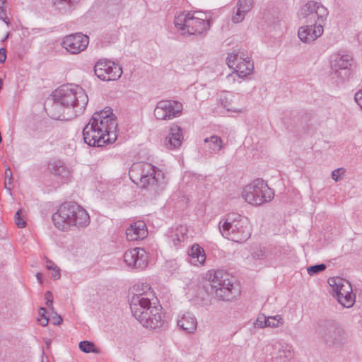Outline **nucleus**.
Wrapping results in <instances>:
<instances>
[{
    "instance_id": "nucleus-1",
    "label": "nucleus",
    "mask_w": 362,
    "mask_h": 362,
    "mask_svg": "<svg viewBox=\"0 0 362 362\" xmlns=\"http://www.w3.org/2000/svg\"><path fill=\"white\" fill-rule=\"evenodd\" d=\"M129 305L133 316L144 327L156 329L164 324L165 315L153 290L148 283L133 286Z\"/></svg>"
},
{
    "instance_id": "nucleus-2",
    "label": "nucleus",
    "mask_w": 362,
    "mask_h": 362,
    "mask_svg": "<svg viewBox=\"0 0 362 362\" xmlns=\"http://www.w3.org/2000/svg\"><path fill=\"white\" fill-rule=\"evenodd\" d=\"M117 126L116 117L110 107L95 112L83 129L84 142L93 147L112 144L117 139Z\"/></svg>"
},
{
    "instance_id": "nucleus-3",
    "label": "nucleus",
    "mask_w": 362,
    "mask_h": 362,
    "mask_svg": "<svg viewBox=\"0 0 362 362\" xmlns=\"http://www.w3.org/2000/svg\"><path fill=\"white\" fill-rule=\"evenodd\" d=\"M52 219L55 227L63 231L69 230L71 227L84 228L90 223L88 213L74 202L62 204L52 214Z\"/></svg>"
},
{
    "instance_id": "nucleus-4",
    "label": "nucleus",
    "mask_w": 362,
    "mask_h": 362,
    "mask_svg": "<svg viewBox=\"0 0 362 362\" xmlns=\"http://www.w3.org/2000/svg\"><path fill=\"white\" fill-rule=\"evenodd\" d=\"M133 182L139 180L141 187L152 194H158L165 187V176L161 170L148 163H134L129 169Z\"/></svg>"
},
{
    "instance_id": "nucleus-5",
    "label": "nucleus",
    "mask_w": 362,
    "mask_h": 362,
    "mask_svg": "<svg viewBox=\"0 0 362 362\" xmlns=\"http://www.w3.org/2000/svg\"><path fill=\"white\" fill-rule=\"evenodd\" d=\"M222 236L231 241L242 243L251 235L252 229L248 220L238 214H230L219 221Z\"/></svg>"
},
{
    "instance_id": "nucleus-6",
    "label": "nucleus",
    "mask_w": 362,
    "mask_h": 362,
    "mask_svg": "<svg viewBox=\"0 0 362 362\" xmlns=\"http://www.w3.org/2000/svg\"><path fill=\"white\" fill-rule=\"evenodd\" d=\"M212 292L218 300L230 301L240 294L238 284L227 272L222 269L211 270L207 274Z\"/></svg>"
},
{
    "instance_id": "nucleus-7",
    "label": "nucleus",
    "mask_w": 362,
    "mask_h": 362,
    "mask_svg": "<svg viewBox=\"0 0 362 362\" xmlns=\"http://www.w3.org/2000/svg\"><path fill=\"white\" fill-rule=\"evenodd\" d=\"M54 97L67 110L73 109L74 116L81 114L88 103L85 90L81 86L74 84L59 86L55 90Z\"/></svg>"
},
{
    "instance_id": "nucleus-8",
    "label": "nucleus",
    "mask_w": 362,
    "mask_h": 362,
    "mask_svg": "<svg viewBox=\"0 0 362 362\" xmlns=\"http://www.w3.org/2000/svg\"><path fill=\"white\" fill-rule=\"evenodd\" d=\"M175 26L182 35H201L209 28V22L201 12H182L175 17Z\"/></svg>"
},
{
    "instance_id": "nucleus-9",
    "label": "nucleus",
    "mask_w": 362,
    "mask_h": 362,
    "mask_svg": "<svg viewBox=\"0 0 362 362\" xmlns=\"http://www.w3.org/2000/svg\"><path fill=\"white\" fill-rule=\"evenodd\" d=\"M242 197L247 203L260 206L269 202L274 198V192L263 180L256 179L243 188Z\"/></svg>"
},
{
    "instance_id": "nucleus-10",
    "label": "nucleus",
    "mask_w": 362,
    "mask_h": 362,
    "mask_svg": "<svg viewBox=\"0 0 362 362\" xmlns=\"http://www.w3.org/2000/svg\"><path fill=\"white\" fill-rule=\"evenodd\" d=\"M328 284L332 288V296L344 308H349L355 303L356 296L352 292L349 281L339 276L329 277Z\"/></svg>"
},
{
    "instance_id": "nucleus-11",
    "label": "nucleus",
    "mask_w": 362,
    "mask_h": 362,
    "mask_svg": "<svg viewBox=\"0 0 362 362\" xmlns=\"http://www.w3.org/2000/svg\"><path fill=\"white\" fill-rule=\"evenodd\" d=\"M323 341L329 346H339L346 341L344 330L334 322H326L318 329Z\"/></svg>"
},
{
    "instance_id": "nucleus-12",
    "label": "nucleus",
    "mask_w": 362,
    "mask_h": 362,
    "mask_svg": "<svg viewBox=\"0 0 362 362\" xmlns=\"http://www.w3.org/2000/svg\"><path fill=\"white\" fill-rule=\"evenodd\" d=\"M226 63L240 78L250 75L254 69L253 62L243 52L228 54Z\"/></svg>"
},
{
    "instance_id": "nucleus-13",
    "label": "nucleus",
    "mask_w": 362,
    "mask_h": 362,
    "mask_svg": "<svg viewBox=\"0 0 362 362\" xmlns=\"http://www.w3.org/2000/svg\"><path fill=\"white\" fill-rule=\"evenodd\" d=\"M182 104L177 100H166L159 101L154 110V115L158 119L170 120L182 115Z\"/></svg>"
},
{
    "instance_id": "nucleus-14",
    "label": "nucleus",
    "mask_w": 362,
    "mask_h": 362,
    "mask_svg": "<svg viewBox=\"0 0 362 362\" xmlns=\"http://www.w3.org/2000/svg\"><path fill=\"white\" fill-rule=\"evenodd\" d=\"M97 77L104 81H117L122 74L121 66L112 61L100 59L94 66Z\"/></svg>"
},
{
    "instance_id": "nucleus-15",
    "label": "nucleus",
    "mask_w": 362,
    "mask_h": 362,
    "mask_svg": "<svg viewBox=\"0 0 362 362\" xmlns=\"http://www.w3.org/2000/svg\"><path fill=\"white\" fill-rule=\"evenodd\" d=\"M352 57L349 54H334L331 62V68L337 78L344 82L351 76Z\"/></svg>"
},
{
    "instance_id": "nucleus-16",
    "label": "nucleus",
    "mask_w": 362,
    "mask_h": 362,
    "mask_svg": "<svg viewBox=\"0 0 362 362\" xmlns=\"http://www.w3.org/2000/svg\"><path fill=\"white\" fill-rule=\"evenodd\" d=\"M298 16L302 18H309L310 22H324L328 16V11L321 4L310 1L301 7Z\"/></svg>"
},
{
    "instance_id": "nucleus-17",
    "label": "nucleus",
    "mask_w": 362,
    "mask_h": 362,
    "mask_svg": "<svg viewBox=\"0 0 362 362\" xmlns=\"http://www.w3.org/2000/svg\"><path fill=\"white\" fill-rule=\"evenodd\" d=\"M89 43V37L81 33L71 34L64 37L62 46L70 54H76L85 50Z\"/></svg>"
},
{
    "instance_id": "nucleus-18",
    "label": "nucleus",
    "mask_w": 362,
    "mask_h": 362,
    "mask_svg": "<svg viewBox=\"0 0 362 362\" xmlns=\"http://www.w3.org/2000/svg\"><path fill=\"white\" fill-rule=\"evenodd\" d=\"M124 260L129 267L141 269L147 266L148 259L145 250L135 247L124 252Z\"/></svg>"
},
{
    "instance_id": "nucleus-19",
    "label": "nucleus",
    "mask_w": 362,
    "mask_h": 362,
    "mask_svg": "<svg viewBox=\"0 0 362 362\" xmlns=\"http://www.w3.org/2000/svg\"><path fill=\"white\" fill-rule=\"evenodd\" d=\"M323 22L315 23L313 25L301 26L298 29V35L303 42H311L320 37L323 33Z\"/></svg>"
},
{
    "instance_id": "nucleus-20",
    "label": "nucleus",
    "mask_w": 362,
    "mask_h": 362,
    "mask_svg": "<svg viewBox=\"0 0 362 362\" xmlns=\"http://www.w3.org/2000/svg\"><path fill=\"white\" fill-rule=\"evenodd\" d=\"M275 352L272 358V362H289L294 357L292 345L287 343H278L273 346Z\"/></svg>"
},
{
    "instance_id": "nucleus-21",
    "label": "nucleus",
    "mask_w": 362,
    "mask_h": 362,
    "mask_svg": "<svg viewBox=\"0 0 362 362\" xmlns=\"http://www.w3.org/2000/svg\"><path fill=\"white\" fill-rule=\"evenodd\" d=\"M177 326L187 333H193L197 327L194 315L190 312L180 313L177 318Z\"/></svg>"
},
{
    "instance_id": "nucleus-22",
    "label": "nucleus",
    "mask_w": 362,
    "mask_h": 362,
    "mask_svg": "<svg viewBox=\"0 0 362 362\" xmlns=\"http://www.w3.org/2000/svg\"><path fill=\"white\" fill-rule=\"evenodd\" d=\"M183 141L182 129L178 125L173 124L170 128L169 133L165 137V144L169 149L178 148Z\"/></svg>"
},
{
    "instance_id": "nucleus-23",
    "label": "nucleus",
    "mask_w": 362,
    "mask_h": 362,
    "mask_svg": "<svg viewBox=\"0 0 362 362\" xmlns=\"http://www.w3.org/2000/svg\"><path fill=\"white\" fill-rule=\"evenodd\" d=\"M242 96L240 95H233L227 92L224 95L221 96L220 101L223 108L228 111L233 112H242L243 107H241L240 101Z\"/></svg>"
},
{
    "instance_id": "nucleus-24",
    "label": "nucleus",
    "mask_w": 362,
    "mask_h": 362,
    "mask_svg": "<svg viewBox=\"0 0 362 362\" xmlns=\"http://www.w3.org/2000/svg\"><path fill=\"white\" fill-rule=\"evenodd\" d=\"M146 225L143 221H137L130 225L126 230L127 238L129 241L144 239L147 236Z\"/></svg>"
},
{
    "instance_id": "nucleus-25",
    "label": "nucleus",
    "mask_w": 362,
    "mask_h": 362,
    "mask_svg": "<svg viewBox=\"0 0 362 362\" xmlns=\"http://www.w3.org/2000/svg\"><path fill=\"white\" fill-rule=\"evenodd\" d=\"M48 168L52 175L62 180L67 179L71 173L70 170L60 160L50 162Z\"/></svg>"
},
{
    "instance_id": "nucleus-26",
    "label": "nucleus",
    "mask_w": 362,
    "mask_h": 362,
    "mask_svg": "<svg viewBox=\"0 0 362 362\" xmlns=\"http://www.w3.org/2000/svg\"><path fill=\"white\" fill-rule=\"evenodd\" d=\"M168 236L175 246H178L187 238V228L183 225L172 228Z\"/></svg>"
},
{
    "instance_id": "nucleus-27",
    "label": "nucleus",
    "mask_w": 362,
    "mask_h": 362,
    "mask_svg": "<svg viewBox=\"0 0 362 362\" xmlns=\"http://www.w3.org/2000/svg\"><path fill=\"white\" fill-rule=\"evenodd\" d=\"M189 262L194 265H203L206 260L205 251L199 245L194 244L189 253Z\"/></svg>"
},
{
    "instance_id": "nucleus-28",
    "label": "nucleus",
    "mask_w": 362,
    "mask_h": 362,
    "mask_svg": "<svg viewBox=\"0 0 362 362\" xmlns=\"http://www.w3.org/2000/svg\"><path fill=\"white\" fill-rule=\"evenodd\" d=\"M66 110H67L66 107H64L63 104H61L59 100H55V97H54L52 105L48 108L49 114L52 118L61 120L66 119L64 116Z\"/></svg>"
},
{
    "instance_id": "nucleus-29",
    "label": "nucleus",
    "mask_w": 362,
    "mask_h": 362,
    "mask_svg": "<svg viewBox=\"0 0 362 362\" xmlns=\"http://www.w3.org/2000/svg\"><path fill=\"white\" fill-rule=\"evenodd\" d=\"M204 142L207 144V148L211 153H218L224 146L223 140L217 135H212L210 137L205 138Z\"/></svg>"
},
{
    "instance_id": "nucleus-30",
    "label": "nucleus",
    "mask_w": 362,
    "mask_h": 362,
    "mask_svg": "<svg viewBox=\"0 0 362 362\" xmlns=\"http://www.w3.org/2000/svg\"><path fill=\"white\" fill-rule=\"evenodd\" d=\"M79 0H53V4L59 10L70 11L78 4Z\"/></svg>"
},
{
    "instance_id": "nucleus-31",
    "label": "nucleus",
    "mask_w": 362,
    "mask_h": 362,
    "mask_svg": "<svg viewBox=\"0 0 362 362\" xmlns=\"http://www.w3.org/2000/svg\"><path fill=\"white\" fill-rule=\"evenodd\" d=\"M284 324V320L280 315L267 317V327L278 328L282 327Z\"/></svg>"
},
{
    "instance_id": "nucleus-32",
    "label": "nucleus",
    "mask_w": 362,
    "mask_h": 362,
    "mask_svg": "<svg viewBox=\"0 0 362 362\" xmlns=\"http://www.w3.org/2000/svg\"><path fill=\"white\" fill-rule=\"evenodd\" d=\"M79 349L84 353H98L95 344L89 341H82L79 343Z\"/></svg>"
},
{
    "instance_id": "nucleus-33",
    "label": "nucleus",
    "mask_w": 362,
    "mask_h": 362,
    "mask_svg": "<svg viewBox=\"0 0 362 362\" xmlns=\"http://www.w3.org/2000/svg\"><path fill=\"white\" fill-rule=\"evenodd\" d=\"M267 250L259 246L254 248L251 255L255 259H262L267 256Z\"/></svg>"
},
{
    "instance_id": "nucleus-34",
    "label": "nucleus",
    "mask_w": 362,
    "mask_h": 362,
    "mask_svg": "<svg viewBox=\"0 0 362 362\" xmlns=\"http://www.w3.org/2000/svg\"><path fill=\"white\" fill-rule=\"evenodd\" d=\"M253 0H238L236 7L243 9L245 12L248 13L252 8Z\"/></svg>"
},
{
    "instance_id": "nucleus-35",
    "label": "nucleus",
    "mask_w": 362,
    "mask_h": 362,
    "mask_svg": "<svg viewBox=\"0 0 362 362\" xmlns=\"http://www.w3.org/2000/svg\"><path fill=\"white\" fill-rule=\"evenodd\" d=\"M246 13H247L245 12L243 9L237 7L235 13L232 16L231 20L234 23H238L243 21Z\"/></svg>"
},
{
    "instance_id": "nucleus-36",
    "label": "nucleus",
    "mask_w": 362,
    "mask_h": 362,
    "mask_svg": "<svg viewBox=\"0 0 362 362\" xmlns=\"http://www.w3.org/2000/svg\"><path fill=\"white\" fill-rule=\"evenodd\" d=\"M325 269L326 265L325 264H320L308 267L307 272L309 275L313 276L314 274L323 272Z\"/></svg>"
},
{
    "instance_id": "nucleus-37",
    "label": "nucleus",
    "mask_w": 362,
    "mask_h": 362,
    "mask_svg": "<svg viewBox=\"0 0 362 362\" xmlns=\"http://www.w3.org/2000/svg\"><path fill=\"white\" fill-rule=\"evenodd\" d=\"M254 326L257 328L267 327V317L264 314L259 315L254 322Z\"/></svg>"
},
{
    "instance_id": "nucleus-38",
    "label": "nucleus",
    "mask_w": 362,
    "mask_h": 362,
    "mask_svg": "<svg viewBox=\"0 0 362 362\" xmlns=\"http://www.w3.org/2000/svg\"><path fill=\"white\" fill-rule=\"evenodd\" d=\"M14 221L16 225L21 228H23L25 226V221H24L22 216V210H18L14 215Z\"/></svg>"
},
{
    "instance_id": "nucleus-39",
    "label": "nucleus",
    "mask_w": 362,
    "mask_h": 362,
    "mask_svg": "<svg viewBox=\"0 0 362 362\" xmlns=\"http://www.w3.org/2000/svg\"><path fill=\"white\" fill-rule=\"evenodd\" d=\"M46 309L44 308H40L39 310V315L41 317V319H38L40 325L43 327L46 326L48 324V318L45 315Z\"/></svg>"
},
{
    "instance_id": "nucleus-40",
    "label": "nucleus",
    "mask_w": 362,
    "mask_h": 362,
    "mask_svg": "<svg viewBox=\"0 0 362 362\" xmlns=\"http://www.w3.org/2000/svg\"><path fill=\"white\" fill-rule=\"evenodd\" d=\"M344 173H345V170L343 168L335 169L332 173V178L335 182H337L339 180H340L341 175H344Z\"/></svg>"
},
{
    "instance_id": "nucleus-41",
    "label": "nucleus",
    "mask_w": 362,
    "mask_h": 362,
    "mask_svg": "<svg viewBox=\"0 0 362 362\" xmlns=\"http://www.w3.org/2000/svg\"><path fill=\"white\" fill-rule=\"evenodd\" d=\"M45 300H46V305L48 307H50V306H52V303H53V300H52V294L50 291H46L45 294Z\"/></svg>"
},
{
    "instance_id": "nucleus-42",
    "label": "nucleus",
    "mask_w": 362,
    "mask_h": 362,
    "mask_svg": "<svg viewBox=\"0 0 362 362\" xmlns=\"http://www.w3.org/2000/svg\"><path fill=\"white\" fill-rule=\"evenodd\" d=\"M354 100L362 110V90H359L355 94Z\"/></svg>"
},
{
    "instance_id": "nucleus-43",
    "label": "nucleus",
    "mask_w": 362,
    "mask_h": 362,
    "mask_svg": "<svg viewBox=\"0 0 362 362\" xmlns=\"http://www.w3.org/2000/svg\"><path fill=\"white\" fill-rule=\"evenodd\" d=\"M0 19L5 22L6 24H8V21H6L7 16L4 6H0Z\"/></svg>"
},
{
    "instance_id": "nucleus-44",
    "label": "nucleus",
    "mask_w": 362,
    "mask_h": 362,
    "mask_svg": "<svg viewBox=\"0 0 362 362\" xmlns=\"http://www.w3.org/2000/svg\"><path fill=\"white\" fill-rule=\"evenodd\" d=\"M6 59V49L5 48L0 49V62L4 63Z\"/></svg>"
},
{
    "instance_id": "nucleus-45",
    "label": "nucleus",
    "mask_w": 362,
    "mask_h": 362,
    "mask_svg": "<svg viewBox=\"0 0 362 362\" xmlns=\"http://www.w3.org/2000/svg\"><path fill=\"white\" fill-rule=\"evenodd\" d=\"M46 267L49 270H55L58 268L53 262L49 260L47 262Z\"/></svg>"
},
{
    "instance_id": "nucleus-46",
    "label": "nucleus",
    "mask_w": 362,
    "mask_h": 362,
    "mask_svg": "<svg viewBox=\"0 0 362 362\" xmlns=\"http://www.w3.org/2000/svg\"><path fill=\"white\" fill-rule=\"evenodd\" d=\"M62 318L60 315L56 314V317H53V324L55 325H59L62 323Z\"/></svg>"
},
{
    "instance_id": "nucleus-47",
    "label": "nucleus",
    "mask_w": 362,
    "mask_h": 362,
    "mask_svg": "<svg viewBox=\"0 0 362 362\" xmlns=\"http://www.w3.org/2000/svg\"><path fill=\"white\" fill-rule=\"evenodd\" d=\"M53 271H54V273L52 274V277L54 279H59L60 278L59 269L57 268V269H56L55 270H53Z\"/></svg>"
},
{
    "instance_id": "nucleus-48",
    "label": "nucleus",
    "mask_w": 362,
    "mask_h": 362,
    "mask_svg": "<svg viewBox=\"0 0 362 362\" xmlns=\"http://www.w3.org/2000/svg\"><path fill=\"white\" fill-rule=\"evenodd\" d=\"M5 174H6V177L9 176L8 183H10L11 180V170L9 169H7L6 170V172H5Z\"/></svg>"
},
{
    "instance_id": "nucleus-49",
    "label": "nucleus",
    "mask_w": 362,
    "mask_h": 362,
    "mask_svg": "<svg viewBox=\"0 0 362 362\" xmlns=\"http://www.w3.org/2000/svg\"><path fill=\"white\" fill-rule=\"evenodd\" d=\"M37 279L40 284L42 283V274L41 273H37L36 274Z\"/></svg>"
},
{
    "instance_id": "nucleus-50",
    "label": "nucleus",
    "mask_w": 362,
    "mask_h": 362,
    "mask_svg": "<svg viewBox=\"0 0 362 362\" xmlns=\"http://www.w3.org/2000/svg\"><path fill=\"white\" fill-rule=\"evenodd\" d=\"M6 0H0V6H4Z\"/></svg>"
},
{
    "instance_id": "nucleus-51",
    "label": "nucleus",
    "mask_w": 362,
    "mask_h": 362,
    "mask_svg": "<svg viewBox=\"0 0 362 362\" xmlns=\"http://www.w3.org/2000/svg\"><path fill=\"white\" fill-rule=\"evenodd\" d=\"M50 343H51V341H50V340H47V341H46L47 347H49V346Z\"/></svg>"
},
{
    "instance_id": "nucleus-52",
    "label": "nucleus",
    "mask_w": 362,
    "mask_h": 362,
    "mask_svg": "<svg viewBox=\"0 0 362 362\" xmlns=\"http://www.w3.org/2000/svg\"><path fill=\"white\" fill-rule=\"evenodd\" d=\"M2 88V81L0 78V90Z\"/></svg>"
}]
</instances>
